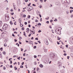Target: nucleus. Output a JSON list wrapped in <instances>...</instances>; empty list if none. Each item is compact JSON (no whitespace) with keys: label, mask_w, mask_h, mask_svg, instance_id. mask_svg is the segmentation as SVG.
Returning <instances> with one entry per match:
<instances>
[{"label":"nucleus","mask_w":73,"mask_h":73,"mask_svg":"<svg viewBox=\"0 0 73 73\" xmlns=\"http://www.w3.org/2000/svg\"><path fill=\"white\" fill-rule=\"evenodd\" d=\"M27 31H29V29L28 28H27Z\"/></svg>","instance_id":"30"},{"label":"nucleus","mask_w":73,"mask_h":73,"mask_svg":"<svg viewBox=\"0 0 73 73\" xmlns=\"http://www.w3.org/2000/svg\"><path fill=\"white\" fill-rule=\"evenodd\" d=\"M52 21H53V20H50V23H52Z\"/></svg>","instance_id":"56"},{"label":"nucleus","mask_w":73,"mask_h":73,"mask_svg":"<svg viewBox=\"0 0 73 73\" xmlns=\"http://www.w3.org/2000/svg\"><path fill=\"white\" fill-rule=\"evenodd\" d=\"M21 29L22 30V31H24V28H23Z\"/></svg>","instance_id":"60"},{"label":"nucleus","mask_w":73,"mask_h":73,"mask_svg":"<svg viewBox=\"0 0 73 73\" xmlns=\"http://www.w3.org/2000/svg\"><path fill=\"white\" fill-rule=\"evenodd\" d=\"M35 40H38V38H35Z\"/></svg>","instance_id":"35"},{"label":"nucleus","mask_w":73,"mask_h":73,"mask_svg":"<svg viewBox=\"0 0 73 73\" xmlns=\"http://www.w3.org/2000/svg\"><path fill=\"white\" fill-rule=\"evenodd\" d=\"M71 42H72V43H73V38H72V39H71Z\"/></svg>","instance_id":"17"},{"label":"nucleus","mask_w":73,"mask_h":73,"mask_svg":"<svg viewBox=\"0 0 73 73\" xmlns=\"http://www.w3.org/2000/svg\"><path fill=\"white\" fill-rule=\"evenodd\" d=\"M10 14L11 15H14V13H10Z\"/></svg>","instance_id":"22"},{"label":"nucleus","mask_w":73,"mask_h":73,"mask_svg":"<svg viewBox=\"0 0 73 73\" xmlns=\"http://www.w3.org/2000/svg\"><path fill=\"white\" fill-rule=\"evenodd\" d=\"M21 39H22V38L21 37H20L19 38V40H21Z\"/></svg>","instance_id":"43"},{"label":"nucleus","mask_w":73,"mask_h":73,"mask_svg":"<svg viewBox=\"0 0 73 73\" xmlns=\"http://www.w3.org/2000/svg\"><path fill=\"white\" fill-rule=\"evenodd\" d=\"M70 9H73V7H70Z\"/></svg>","instance_id":"49"},{"label":"nucleus","mask_w":73,"mask_h":73,"mask_svg":"<svg viewBox=\"0 0 73 73\" xmlns=\"http://www.w3.org/2000/svg\"><path fill=\"white\" fill-rule=\"evenodd\" d=\"M12 36H13V37H15V35H14V34H13V33L12 34Z\"/></svg>","instance_id":"54"},{"label":"nucleus","mask_w":73,"mask_h":73,"mask_svg":"<svg viewBox=\"0 0 73 73\" xmlns=\"http://www.w3.org/2000/svg\"><path fill=\"white\" fill-rule=\"evenodd\" d=\"M16 22H15L14 23V25H16Z\"/></svg>","instance_id":"59"},{"label":"nucleus","mask_w":73,"mask_h":73,"mask_svg":"<svg viewBox=\"0 0 73 73\" xmlns=\"http://www.w3.org/2000/svg\"><path fill=\"white\" fill-rule=\"evenodd\" d=\"M23 17H26V15H25V14H24L23 15Z\"/></svg>","instance_id":"26"},{"label":"nucleus","mask_w":73,"mask_h":73,"mask_svg":"<svg viewBox=\"0 0 73 73\" xmlns=\"http://www.w3.org/2000/svg\"><path fill=\"white\" fill-rule=\"evenodd\" d=\"M20 58H21V57H20V56L19 57H18L17 58V59H18V60H20Z\"/></svg>","instance_id":"31"},{"label":"nucleus","mask_w":73,"mask_h":73,"mask_svg":"<svg viewBox=\"0 0 73 73\" xmlns=\"http://www.w3.org/2000/svg\"><path fill=\"white\" fill-rule=\"evenodd\" d=\"M43 0H40V1H41V3H42L43 1H42Z\"/></svg>","instance_id":"58"},{"label":"nucleus","mask_w":73,"mask_h":73,"mask_svg":"<svg viewBox=\"0 0 73 73\" xmlns=\"http://www.w3.org/2000/svg\"><path fill=\"white\" fill-rule=\"evenodd\" d=\"M20 68H24V67H23V66H22V65H21V66H20Z\"/></svg>","instance_id":"25"},{"label":"nucleus","mask_w":73,"mask_h":73,"mask_svg":"<svg viewBox=\"0 0 73 73\" xmlns=\"http://www.w3.org/2000/svg\"><path fill=\"white\" fill-rule=\"evenodd\" d=\"M31 36V34H30L28 36L29 37H30Z\"/></svg>","instance_id":"61"},{"label":"nucleus","mask_w":73,"mask_h":73,"mask_svg":"<svg viewBox=\"0 0 73 73\" xmlns=\"http://www.w3.org/2000/svg\"><path fill=\"white\" fill-rule=\"evenodd\" d=\"M35 21L36 22H38V20H37V19H36V20H35Z\"/></svg>","instance_id":"55"},{"label":"nucleus","mask_w":73,"mask_h":73,"mask_svg":"<svg viewBox=\"0 0 73 73\" xmlns=\"http://www.w3.org/2000/svg\"><path fill=\"white\" fill-rule=\"evenodd\" d=\"M7 28H8V25L7 24H5L2 27V29L3 31H5V30L7 29Z\"/></svg>","instance_id":"1"},{"label":"nucleus","mask_w":73,"mask_h":73,"mask_svg":"<svg viewBox=\"0 0 73 73\" xmlns=\"http://www.w3.org/2000/svg\"><path fill=\"white\" fill-rule=\"evenodd\" d=\"M25 2H28V0H25Z\"/></svg>","instance_id":"64"},{"label":"nucleus","mask_w":73,"mask_h":73,"mask_svg":"<svg viewBox=\"0 0 73 73\" xmlns=\"http://www.w3.org/2000/svg\"><path fill=\"white\" fill-rule=\"evenodd\" d=\"M2 24L3 23H2V21H0V28L1 27Z\"/></svg>","instance_id":"8"},{"label":"nucleus","mask_w":73,"mask_h":73,"mask_svg":"<svg viewBox=\"0 0 73 73\" xmlns=\"http://www.w3.org/2000/svg\"><path fill=\"white\" fill-rule=\"evenodd\" d=\"M0 50L1 51H3V48H0Z\"/></svg>","instance_id":"23"},{"label":"nucleus","mask_w":73,"mask_h":73,"mask_svg":"<svg viewBox=\"0 0 73 73\" xmlns=\"http://www.w3.org/2000/svg\"><path fill=\"white\" fill-rule=\"evenodd\" d=\"M15 64H17V63L16 62H15V63L13 64L14 65H15Z\"/></svg>","instance_id":"51"},{"label":"nucleus","mask_w":73,"mask_h":73,"mask_svg":"<svg viewBox=\"0 0 73 73\" xmlns=\"http://www.w3.org/2000/svg\"><path fill=\"white\" fill-rule=\"evenodd\" d=\"M29 44H32V41H30L29 42Z\"/></svg>","instance_id":"13"},{"label":"nucleus","mask_w":73,"mask_h":73,"mask_svg":"<svg viewBox=\"0 0 73 73\" xmlns=\"http://www.w3.org/2000/svg\"><path fill=\"white\" fill-rule=\"evenodd\" d=\"M57 44L58 45H59V44H60V43H59L58 41H57Z\"/></svg>","instance_id":"52"},{"label":"nucleus","mask_w":73,"mask_h":73,"mask_svg":"<svg viewBox=\"0 0 73 73\" xmlns=\"http://www.w3.org/2000/svg\"><path fill=\"white\" fill-rule=\"evenodd\" d=\"M38 25H40V26H41V23H39L38 24Z\"/></svg>","instance_id":"24"},{"label":"nucleus","mask_w":73,"mask_h":73,"mask_svg":"<svg viewBox=\"0 0 73 73\" xmlns=\"http://www.w3.org/2000/svg\"><path fill=\"white\" fill-rule=\"evenodd\" d=\"M20 27H23V25H22V24H21L20 25Z\"/></svg>","instance_id":"33"},{"label":"nucleus","mask_w":73,"mask_h":73,"mask_svg":"<svg viewBox=\"0 0 73 73\" xmlns=\"http://www.w3.org/2000/svg\"><path fill=\"white\" fill-rule=\"evenodd\" d=\"M10 23H11V25H13V24L12 23V22L11 21L10 22Z\"/></svg>","instance_id":"21"},{"label":"nucleus","mask_w":73,"mask_h":73,"mask_svg":"<svg viewBox=\"0 0 73 73\" xmlns=\"http://www.w3.org/2000/svg\"><path fill=\"white\" fill-rule=\"evenodd\" d=\"M9 19V15L7 14L5 15V20L6 21H8Z\"/></svg>","instance_id":"2"},{"label":"nucleus","mask_w":73,"mask_h":73,"mask_svg":"<svg viewBox=\"0 0 73 73\" xmlns=\"http://www.w3.org/2000/svg\"><path fill=\"white\" fill-rule=\"evenodd\" d=\"M49 21H47L46 22V24H49Z\"/></svg>","instance_id":"28"},{"label":"nucleus","mask_w":73,"mask_h":73,"mask_svg":"<svg viewBox=\"0 0 73 73\" xmlns=\"http://www.w3.org/2000/svg\"><path fill=\"white\" fill-rule=\"evenodd\" d=\"M19 23L21 24V19L19 18Z\"/></svg>","instance_id":"10"},{"label":"nucleus","mask_w":73,"mask_h":73,"mask_svg":"<svg viewBox=\"0 0 73 73\" xmlns=\"http://www.w3.org/2000/svg\"><path fill=\"white\" fill-rule=\"evenodd\" d=\"M13 7H14V9L15 10H16V9H15L16 8V7H15V4L14 3H13Z\"/></svg>","instance_id":"9"},{"label":"nucleus","mask_w":73,"mask_h":73,"mask_svg":"<svg viewBox=\"0 0 73 73\" xmlns=\"http://www.w3.org/2000/svg\"><path fill=\"white\" fill-rule=\"evenodd\" d=\"M3 68L4 70H5V67L4 66L3 67Z\"/></svg>","instance_id":"34"},{"label":"nucleus","mask_w":73,"mask_h":73,"mask_svg":"<svg viewBox=\"0 0 73 73\" xmlns=\"http://www.w3.org/2000/svg\"><path fill=\"white\" fill-rule=\"evenodd\" d=\"M33 6H34V7H36V5L35 4H33L32 5Z\"/></svg>","instance_id":"38"},{"label":"nucleus","mask_w":73,"mask_h":73,"mask_svg":"<svg viewBox=\"0 0 73 73\" xmlns=\"http://www.w3.org/2000/svg\"><path fill=\"white\" fill-rule=\"evenodd\" d=\"M38 33H40V32H41V31L39 30V31H38Z\"/></svg>","instance_id":"29"},{"label":"nucleus","mask_w":73,"mask_h":73,"mask_svg":"<svg viewBox=\"0 0 73 73\" xmlns=\"http://www.w3.org/2000/svg\"><path fill=\"white\" fill-rule=\"evenodd\" d=\"M23 33H24L23 35L25 36V37H27V36L26 35H25V32H24Z\"/></svg>","instance_id":"14"},{"label":"nucleus","mask_w":73,"mask_h":73,"mask_svg":"<svg viewBox=\"0 0 73 73\" xmlns=\"http://www.w3.org/2000/svg\"><path fill=\"white\" fill-rule=\"evenodd\" d=\"M14 40L15 42H17V40L16 39H14Z\"/></svg>","instance_id":"18"},{"label":"nucleus","mask_w":73,"mask_h":73,"mask_svg":"<svg viewBox=\"0 0 73 73\" xmlns=\"http://www.w3.org/2000/svg\"><path fill=\"white\" fill-rule=\"evenodd\" d=\"M69 13V11H66V13H67V14H68V13Z\"/></svg>","instance_id":"48"},{"label":"nucleus","mask_w":73,"mask_h":73,"mask_svg":"<svg viewBox=\"0 0 73 73\" xmlns=\"http://www.w3.org/2000/svg\"><path fill=\"white\" fill-rule=\"evenodd\" d=\"M31 17V16L30 15H28V17H27V18H28V19H30Z\"/></svg>","instance_id":"20"},{"label":"nucleus","mask_w":73,"mask_h":73,"mask_svg":"<svg viewBox=\"0 0 73 73\" xmlns=\"http://www.w3.org/2000/svg\"><path fill=\"white\" fill-rule=\"evenodd\" d=\"M60 29H61V28H57L56 30H55V31H58V32H60Z\"/></svg>","instance_id":"4"},{"label":"nucleus","mask_w":73,"mask_h":73,"mask_svg":"<svg viewBox=\"0 0 73 73\" xmlns=\"http://www.w3.org/2000/svg\"><path fill=\"white\" fill-rule=\"evenodd\" d=\"M55 32L56 34H58V35H60V34L61 33V32L60 31H55Z\"/></svg>","instance_id":"7"},{"label":"nucleus","mask_w":73,"mask_h":73,"mask_svg":"<svg viewBox=\"0 0 73 73\" xmlns=\"http://www.w3.org/2000/svg\"><path fill=\"white\" fill-rule=\"evenodd\" d=\"M14 69H15V70H16L17 69V68H16V67H15Z\"/></svg>","instance_id":"27"},{"label":"nucleus","mask_w":73,"mask_h":73,"mask_svg":"<svg viewBox=\"0 0 73 73\" xmlns=\"http://www.w3.org/2000/svg\"><path fill=\"white\" fill-rule=\"evenodd\" d=\"M66 48H68V45H66Z\"/></svg>","instance_id":"42"},{"label":"nucleus","mask_w":73,"mask_h":73,"mask_svg":"<svg viewBox=\"0 0 73 73\" xmlns=\"http://www.w3.org/2000/svg\"><path fill=\"white\" fill-rule=\"evenodd\" d=\"M25 53H24L23 54V56H25Z\"/></svg>","instance_id":"44"},{"label":"nucleus","mask_w":73,"mask_h":73,"mask_svg":"<svg viewBox=\"0 0 73 73\" xmlns=\"http://www.w3.org/2000/svg\"><path fill=\"white\" fill-rule=\"evenodd\" d=\"M25 25H27V22H25Z\"/></svg>","instance_id":"36"},{"label":"nucleus","mask_w":73,"mask_h":73,"mask_svg":"<svg viewBox=\"0 0 73 73\" xmlns=\"http://www.w3.org/2000/svg\"><path fill=\"white\" fill-rule=\"evenodd\" d=\"M39 16H40V18H41V15L40 14H39Z\"/></svg>","instance_id":"41"},{"label":"nucleus","mask_w":73,"mask_h":73,"mask_svg":"<svg viewBox=\"0 0 73 73\" xmlns=\"http://www.w3.org/2000/svg\"><path fill=\"white\" fill-rule=\"evenodd\" d=\"M44 42L46 44V45H48V40H47V39H45L44 40Z\"/></svg>","instance_id":"3"},{"label":"nucleus","mask_w":73,"mask_h":73,"mask_svg":"<svg viewBox=\"0 0 73 73\" xmlns=\"http://www.w3.org/2000/svg\"><path fill=\"white\" fill-rule=\"evenodd\" d=\"M47 18H45L46 20H49V17H47Z\"/></svg>","instance_id":"32"},{"label":"nucleus","mask_w":73,"mask_h":73,"mask_svg":"<svg viewBox=\"0 0 73 73\" xmlns=\"http://www.w3.org/2000/svg\"><path fill=\"white\" fill-rule=\"evenodd\" d=\"M34 64H35V65H36L37 63H36V62H34Z\"/></svg>","instance_id":"50"},{"label":"nucleus","mask_w":73,"mask_h":73,"mask_svg":"<svg viewBox=\"0 0 73 73\" xmlns=\"http://www.w3.org/2000/svg\"><path fill=\"white\" fill-rule=\"evenodd\" d=\"M4 46H5V47H6L7 46V44L6 43H5L4 44Z\"/></svg>","instance_id":"19"},{"label":"nucleus","mask_w":73,"mask_h":73,"mask_svg":"<svg viewBox=\"0 0 73 73\" xmlns=\"http://www.w3.org/2000/svg\"><path fill=\"white\" fill-rule=\"evenodd\" d=\"M34 49H36V46H35L34 47Z\"/></svg>","instance_id":"47"},{"label":"nucleus","mask_w":73,"mask_h":73,"mask_svg":"<svg viewBox=\"0 0 73 73\" xmlns=\"http://www.w3.org/2000/svg\"><path fill=\"white\" fill-rule=\"evenodd\" d=\"M31 26L30 24L29 25L28 27H29V28H30V27H31Z\"/></svg>","instance_id":"62"},{"label":"nucleus","mask_w":73,"mask_h":73,"mask_svg":"<svg viewBox=\"0 0 73 73\" xmlns=\"http://www.w3.org/2000/svg\"><path fill=\"white\" fill-rule=\"evenodd\" d=\"M54 54H52L50 55V56L51 57H54Z\"/></svg>","instance_id":"6"},{"label":"nucleus","mask_w":73,"mask_h":73,"mask_svg":"<svg viewBox=\"0 0 73 73\" xmlns=\"http://www.w3.org/2000/svg\"><path fill=\"white\" fill-rule=\"evenodd\" d=\"M10 68H13V66L12 65H11L10 66Z\"/></svg>","instance_id":"39"},{"label":"nucleus","mask_w":73,"mask_h":73,"mask_svg":"<svg viewBox=\"0 0 73 73\" xmlns=\"http://www.w3.org/2000/svg\"><path fill=\"white\" fill-rule=\"evenodd\" d=\"M34 58H37V56L36 55L34 56Z\"/></svg>","instance_id":"37"},{"label":"nucleus","mask_w":73,"mask_h":73,"mask_svg":"<svg viewBox=\"0 0 73 73\" xmlns=\"http://www.w3.org/2000/svg\"><path fill=\"white\" fill-rule=\"evenodd\" d=\"M19 44H22V43L20 42V41H19Z\"/></svg>","instance_id":"45"},{"label":"nucleus","mask_w":73,"mask_h":73,"mask_svg":"<svg viewBox=\"0 0 73 73\" xmlns=\"http://www.w3.org/2000/svg\"><path fill=\"white\" fill-rule=\"evenodd\" d=\"M58 67L59 68H61V67H62V66H61V65L60 64L59 65Z\"/></svg>","instance_id":"15"},{"label":"nucleus","mask_w":73,"mask_h":73,"mask_svg":"<svg viewBox=\"0 0 73 73\" xmlns=\"http://www.w3.org/2000/svg\"><path fill=\"white\" fill-rule=\"evenodd\" d=\"M3 54H4L5 55L6 54V52L5 51H4L3 52Z\"/></svg>","instance_id":"16"},{"label":"nucleus","mask_w":73,"mask_h":73,"mask_svg":"<svg viewBox=\"0 0 73 73\" xmlns=\"http://www.w3.org/2000/svg\"><path fill=\"white\" fill-rule=\"evenodd\" d=\"M31 31V35H34L35 33V31L34 32V31H32L31 30H30Z\"/></svg>","instance_id":"5"},{"label":"nucleus","mask_w":73,"mask_h":73,"mask_svg":"<svg viewBox=\"0 0 73 73\" xmlns=\"http://www.w3.org/2000/svg\"><path fill=\"white\" fill-rule=\"evenodd\" d=\"M69 57H70L69 56H67V59H68V60H69Z\"/></svg>","instance_id":"63"},{"label":"nucleus","mask_w":73,"mask_h":73,"mask_svg":"<svg viewBox=\"0 0 73 73\" xmlns=\"http://www.w3.org/2000/svg\"><path fill=\"white\" fill-rule=\"evenodd\" d=\"M38 42H39V44H41V42H40V41H38Z\"/></svg>","instance_id":"57"},{"label":"nucleus","mask_w":73,"mask_h":73,"mask_svg":"<svg viewBox=\"0 0 73 73\" xmlns=\"http://www.w3.org/2000/svg\"><path fill=\"white\" fill-rule=\"evenodd\" d=\"M43 49L44 50V52H47V49L45 48V47H43Z\"/></svg>","instance_id":"11"},{"label":"nucleus","mask_w":73,"mask_h":73,"mask_svg":"<svg viewBox=\"0 0 73 73\" xmlns=\"http://www.w3.org/2000/svg\"><path fill=\"white\" fill-rule=\"evenodd\" d=\"M33 73H36V71H35L33 70Z\"/></svg>","instance_id":"53"},{"label":"nucleus","mask_w":73,"mask_h":73,"mask_svg":"<svg viewBox=\"0 0 73 73\" xmlns=\"http://www.w3.org/2000/svg\"><path fill=\"white\" fill-rule=\"evenodd\" d=\"M39 66L40 68H42L43 67V66L42 65V64H40L39 65Z\"/></svg>","instance_id":"12"},{"label":"nucleus","mask_w":73,"mask_h":73,"mask_svg":"<svg viewBox=\"0 0 73 73\" xmlns=\"http://www.w3.org/2000/svg\"><path fill=\"white\" fill-rule=\"evenodd\" d=\"M24 62H22V63L21 65H24Z\"/></svg>","instance_id":"46"},{"label":"nucleus","mask_w":73,"mask_h":73,"mask_svg":"<svg viewBox=\"0 0 73 73\" xmlns=\"http://www.w3.org/2000/svg\"><path fill=\"white\" fill-rule=\"evenodd\" d=\"M66 54H66L64 53V56H66Z\"/></svg>","instance_id":"40"}]
</instances>
